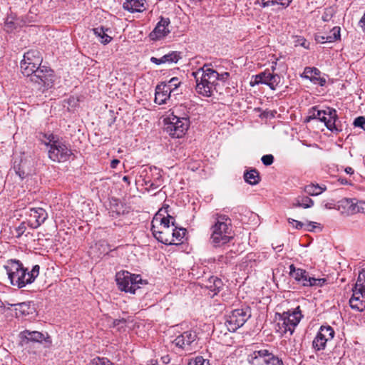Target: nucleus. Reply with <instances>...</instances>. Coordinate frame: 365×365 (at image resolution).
Segmentation results:
<instances>
[{
	"mask_svg": "<svg viewBox=\"0 0 365 365\" xmlns=\"http://www.w3.org/2000/svg\"><path fill=\"white\" fill-rule=\"evenodd\" d=\"M123 180L125 182L128 183V185L130 183L129 176H127V175L123 176Z\"/></svg>",
	"mask_w": 365,
	"mask_h": 365,
	"instance_id": "0e129e2a",
	"label": "nucleus"
},
{
	"mask_svg": "<svg viewBox=\"0 0 365 365\" xmlns=\"http://www.w3.org/2000/svg\"><path fill=\"white\" fill-rule=\"evenodd\" d=\"M365 202L355 198H343L338 202L337 208L341 214L352 215L359 212H364Z\"/></svg>",
	"mask_w": 365,
	"mask_h": 365,
	"instance_id": "f8f14e48",
	"label": "nucleus"
},
{
	"mask_svg": "<svg viewBox=\"0 0 365 365\" xmlns=\"http://www.w3.org/2000/svg\"><path fill=\"white\" fill-rule=\"evenodd\" d=\"M162 211H163V210L161 209L157 213V214H159V215H158V222H156V223L159 224L158 228H165V230H169L170 224L173 226H175V220L169 214H168L167 217H161L162 215L160 212Z\"/></svg>",
	"mask_w": 365,
	"mask_h": 365,
	"instance_id": "f704fd0d",
	"label": "nucleus"
},
{
	"mask_svg": "<svg viewBox=\"0 0 365 365\" xmlns=\"http://www.w3.org/2000/svg\"><path fill=\"white\" fill-rule=\"evenodd\" d=\"M209 365V361H207L202 356H197L193 359L190 360L188 365Z\"/></svg>",
	"mask_w": 365,
	"mask_h": 365,
	"instance_id": "c03bdc74",
	"label": "nucleus"
},
{
	"mask_svg": "<svg viewBox=\"0 0 365 365\" xmlns=\"http://www.w3.org/2000/svg\"><path fill=\"white\" fill-rule=\"evenodd\" d=\"M145 8L144 0H126L123 9L130 12H140Z\"/></svg>",
	"mask_w": 365,
	"mask_h": 365,
	"instance_id": "cd10ccee",
	"label": "nucleus"
},
{
	"mask_svg": "<svg viewBox=\"0 0 365 365\" xmlns=\"http://www.w3.org/2000/svg\"><path fill=\"white\" fill-rule=\"evenodd\" d=\"M311 82L314 84H318L321 86H324L326 84L327 81L324 78L317 76L311 79Z\"/></svg>",
	"mask_w": 365,
	"mask_h": 365,
	"instance_id": "09e8293b",
	"label": "nucleus"
},
{
	"mask_svg": "<svg viewBox=\"0 0 365 365\" xmlns=\"http://www.w3.org/2000/svg\"><path fill=\"white\" fill-rule=\"evenodd\" d=\"M26 230L25 222H23L20 224V225L16 228V232L18 233V237L22 235Z\"/></svg>",
	"mask_w": 365,
	"mask_h": 365,
	"instance_id": "864d4df0",
	"label": "nucleus"
},
{
	"mask_svg": "<svg viewBox=\"0 0 365 365\" xmlns=\"http://www.w3.org/2000/svg\"><path fill=\"white\" fill-rule=\"evenodd\" d=\"M210 230V242L215 247L222 246L233 238L232 220L227 215L216 214L215 223Z\"/></svg>",
	"mask_w": 365,
	"mask_h": 365,
	"instance_id": "20e7f679",
	"label": "nucleus"
},
{
	"mask_svg": "<svg viewBox=\"0 0 365 365\" xmlns=\"http://www.w3.org/2000/svg\"><path fill=\"white\" fill-rule=\"evenodd\" d=\"M334 330L331 326L322 325L312 341L313 348L316 351L324 350L327 343L334 338Z\"/></svg>",
	"mask_w": 365,
	"mask_h": 365,
	"instance_id": "2eb2a0df",
	"label": "nucleus"
},
{
	"mask_svg": "<svg viewBox=\"0 0 365 365\" xmlns=\"http://www.w3.org/2000/svg\"><path fill=\"white\" fill-rule=\"evenodd\" d=\"M26 21L22 18L17 17L16 15H9L4 22V30L7 33H11L12 31L21 28L26 24Z\"/></svg>",
	"mask_w": 365,
	"mask_h": 365,
	"instance_id": "393cba45",
	"label": "nucleus"
},
{
	"mask_svg": "<svg viewBox=\"0 0 365 365\" xmlns=\"http://www.w3.org/2000/svg\"><path fill=\"white\" fill-rule=\"evenodd\" d=\"M43 58L38 50L31 49L24 53L21 62H25L26 64L41 66Z\"/></svg>",
	"mask_w": 365,
	"mask_h": 365,
	"instance_id": "bb28decb",
	"label": "nucleus"
},
{
	"mask_svg": "<svg viewBox=\"0 0 365 365\" xmlns=\"http://www.w3.org/2000/svg\"><path fill=\"white\" fill-rule=\"evenodd\" d=\"M292 0H275L274 4H280L283 6V8H287Z\"/></svg>",
	"mask_w": 365,
	"mask_h": 365,
	"instance_id": "603ef678",
	"label": "nucleus"
},
{
	"mask_svg": "<svg viewBox=\"0 0 365 365\" xmlns=\"http://www.w3.org/2000/svg\"><path fill=\"white\" fill-rule=\"evenodd\" d=\"M316 41L318 43H324L327 42V40H326V36H323V35H318V36H316Z\"/></svg>",
	"mask_w": 365,
	"mask_h": 365,
	"instance_id": "4d7b16f0",
	"label": "nucleus"
},
{
	"mask_svg": "<svg viewBox=\"0 0 365 365\" xmlns=\"http://www.w3.org/2000/svg\"><path fill=\"white\" fill-rule=\"evenodd\" d=\"M22 74L29 81L38 86V89L48 90L54 83V72L45 66H36L20 62Z\"/></svg>",
	"mask_w": 365,
	"mask_h": 365,
	"instance_id": "f03ea898",
	"label": "nucleus"
},
{
	"mask_svg": "<svg viewBox=\"0 0 365 365\" xmlns=\"http://www.w3.org/2000/svg\"><path fill=\"white\" fill-rule=\"evenodd\" d=\"M341 29L339 26H334L331 31L330 34L326 36V40L329 43L334 42L340 39Z\"/></svg>",
	"mask_w": 365,
	"mask_h": 365,
	"instance_id": "4c0bfd02",
	"label": "nucleus"
},
{
	"mask_svg": "<svg viewBox=\"0 0 365 365\" xmlns=\"http://www.w3.org/2000/svg\"><path fill=\"white\" fill-rule=\"evenodd\" d=\"M275 0H257V3L260 4L262 7H267L274 5Z\"/></svg>",
	"mask_w": 365,
	"mask_h": 365,
	"instance_id": "3c124183",
	"label": "nucleus"
},
{
	"mask_svg": "<svg viewBox=\"0 0 365 365\" xmlns=\"http://www.w3.org/2000/svg\"><path fill=\"white\" fill-rule=\"evenodd\" d=\"M320 73L321 71L317 68L306 67L304 68L303 74L302 75V77L309 79L311 81V79H312L313 77L319 76Z\"/></svg>",
	"mask_w": 365,
	"mask_h": 365,
	"instance_id": "e433bc0d",
	"label": "nucleus"
},
{
	"mask_svg": "<svg viewBox=\"0 0 365 365\" xmlns=\"http://www.w3.org/2000/svg\"><path fill=\"white\" fill-rule=\"evenodd\" d=\"M28 215L30 217L28 224L32 229L40 227L48 218L47 212L42 207L31 208Z\"/></svg>",
	"mask_w": 365,
	"mask_h": 365,
	"instance_id": "aec40b11",
	"label": "nucleus"
},
{
	"mask_svg": "<svg viewBox=\"0 0 365 365\" xmlns=\"http://www.w3.org/2000/svg\"><path fill=\"white\" fill-rule=\"evenodd\" d=\"M322 115H327L326 109L319 110L318 106H313L308 111V115L304 119V123H309L312 120H320Z\"/></svg>",
	"mask_w": 365,
	"mask_h": 365,
	"instance_id": "473e14b6",
	"label": "nucleus"
},
{
	"mask_svg": "<svg viewBox=\"0 0 365 365\" xmlns=\"http://www.w3.org/2000/svg\"><path fill=\"white\" fill-rule=\"evenodd\" d=\"M165 130L173 138H182L190 126V120L187 117L180 118L172 115L166 123Z\"/></svg>",
	"mask_w": 365,
	"mask_h": 365,
	"instance_id": "9d476101",
	"label": "nucleus"
},
{
	"mask_svg": "<svg viewBox=\"0 0 365 365\" xmlns=\"http://www.w3.org/2000/svg\"><path fill=\"white\" fill-rule=\"evenodd\" d=\"M197 338V335L195 331L188 330L176 336L173 341V344L178 349L185 351H190L196 347Z\"/></svg>",
	"mask_w": 365,
	"mask_h": 365,
	"instance_id": "ddd939ff",
	"label": "nucleus"
},
{
	"mask_svg": "<svg viewBox=\"0 0 365 365\" xmlns=\"http://www.w3.org/2000/svg\"><path fill=\"white\" fill-rule=\"evenodd\" d=\"M339 181L341 182V184L342 185H348L349 184V181L346 179V178H340L339 179Z\"/></svg>",
	"mask_w": 365,
	"mask_h": 365,
	"instance_id": "e2e57ef3",
	"label": "nucleus"
},
{
	"mask_svg": "<svg viewBox=\"0 0 365 365\" xmlns=\"http://www.w3.org/2000/svg\"><path fill=\"white\" fill-rule=\"evenodd\" d=\"M165 84L170 88L171 92H173L176 88H178L181 82L180 81L178 77H173L168 82H165Z\"/></svg>",
	"mask_w": 365,
	"mask_h": 365,
	"instance_id": "79ce46f5",
	"label": "nucleus"
},
{
	"mask_svg": "<svg viewBox=\"0 0 365 365\" xmlns=\"http://www.w3.org/2000/svg\"><path fill=\"white\" fill-rule=\"evenodd\" d=\"M46 140L44 144L47 146L48 158L53 162L63 163L73 155L71 146L63 138L53 133L43 134Z\"/></svg>",
	"mask_w": 365,
	"mask_h": 365,
	"instance_id": "39448f33",
	"label": "nucleus"
},
{
	"mask_svg": "<svg viewBox=\"0 0 365 365\" xmlns=\"http://www.w3.org/2000/svg\"><path fill=\"white\" fill-rule=\"evenodd\" d=\"M314 205V201L308 196H299L297 197L293 207H303L304 209L310 208Z\"/></svg>",
	"mask_w": 365,
	"mask_h": 365,
	"instance_id": "72a5a7b5",
	"label": "nucleus"
},
{
	"mask_svg": "<svg viewBox=\"0 0 365 365\" xmlns=\"http://www.w3.org/2000/svg\"><path fill=\"white\" fill-rule=\"evenodd\" d=\"M354 288L365 292V270L359 272Z\"/></svg>",
	"mask_w": 365,
	"mask_h": 365,
	"instance_id": "ea45409f",
	"label": "nucleus"
},
{
	"mask_svg": "<svg viewBox=\"0 0 365 365\" xmlns=\"http://www.w3.org/2000/svg\"><path fill=\"white\" fill-rule=\"evenodd\" d=\"M140 178L142 179L143 185L148 191L158 189L163 183L161 170L155 166L143 167Z\"/></svg>",
	"mask_w": 365,
	"mask_h": 365,
	"instance_id": "6e6552de",
	"label": "nucleus"
},
{
	"mask_svg": "<svg viewBox=\"0 0 365 365\" xmlns=\"http://www.w3.org/2000/svg\"><path fill=\"white\" fill-rule=\"evenodd\" d=\"M19 336L24 344H28L30 341L38 343H43L44 341L46 344H51V338L48 334L45 335L44 334L37 331H29L26 329L20 332Z\"/></svg>",
	"mask_w": 365,
	"mask_h": 365,
	"instance_id": "6ab92c4d",
	"label": "nucleus"
},
{
	"mask_svg": "<svg viewBox=\"0 0 365 365\" xmlns=\"http://www.w3.org/2000/svg\"><path fill=\"white\" fill-rule=\"evenodd\" d=\"M288 222L289 224H292L293 225V227L295 229H297V230H302V229H303L304 225V223H303V222H302L300 221L294 220L292 218H288Z\"/></svg>",
	"mask_w": 365,
	"mask_h": 365,
	"instance_id": "de8ad7c7",
	"label": "nucleus"
},
{
	"mask_svg": "<svg viewBox=\"0 0 365 365\" xmlns=\"http://www.w3.org/2000/svg\"><path fill=\"white\" fill-rule=\"evenodd\" d=\"M4 306V303L1 302V300L0 299V307H2Z\"/></svg>",
	"mask_w": 365,
	"mask_h": 365,
	"instance_id": "774afa93",
	"label": "nucleus"
},
{
	"mask_svg": "<svg viewBox=\"0 0 365 365\" xmlns=\"http://www.w3.org/2000/svg\"><path fill=\"white\" fill-rule=\"evenodd\" d=\"M289 276L303 287H322L327 282L325 278H315L311 276L307 270L302 268H297L293 264L289 265Z\"/></svg>",
	"mask_w": 365,
	"mask_h": 365,
	"instance_id": "423d86ee",
	"label": "nucleus"
},
{
	"mask_svg": "<svg viewBox=\"0 0 365 365\" xmlns=\"http://www.w3.org/2000/svg\"><path fill=\"white\" fill-rule=\"evenodd\" d=\"M222 287L223 282L220 278L214 276H212L209 278L207 287L211 292L213 293L212 295H215L220 292Z\"/></svg>",
	"mask_w": 365,
	"mask_h": 365,
	"instance_id": "c85d7f7f",
	"label": "nucleus"
},
{
	"mask_svg": "<svg viewBox=\"0 0 365 365\" xmlns=\"http://www.w3.org/2000/svg\"><path fill=\"white\" fill-rule=\"evenodd\" d=\"M261 160L264 165L268 166L273 163L274 156L271 154L264 155L262 157Z\"/></svg>",
	"mask_w": 365,
	"mask_h": 365,
	"instance_id": "49530a36",
	"label": "nucleus"
},
{
	"mask_svg": "<svg viewBox=\"0 0 365 365\" xmlns=\"http://www.w3.org/2000/svg\"><path fill=\"white\" fill-rule=\"evenodd\" d=\"M353 294L349 299V305L352 309L363 312L365 309V292L360 289H353Z\"/></svg>",
	"mask_w": 365,
	"mask_h": 365,
	"instance_id": "5701e85b",
	"label": "nucleus"
},
{
	"mask_svg": "<svg viewBox=\"0 0 365 365\" xmlns=\"http://www.w3.org/2000/svg\"><path fill=\"white\" fill-rule=\"evenodd\" d=\"M327 115H322L320 121L323 122L327 128L332 133H338L342 130L341 125L339 121V118L336 109L327 107L326 109Z\"/></svg>",
	"mask_w": 365,
	"mask_h": 365,
	"instance_id": "dca6fc26",
	"label": "nucleus"
},
{
	"mask_svg": "<svg viewBox=\"0 0 365 365\" xmlns=\"http://www.w3.org/2000/svg\"><path fill=\"white\" fill-rule=\"evenodd\" d=\"M224 258H225V257H224L223 256H220V257H219L218 260H219L220 262H222V261H223V259H224Z\"/></svg>",
	"mask_w": 365,
	"mask_h": 365,
	"instance_id": "69168bd1",
	"label": "nucleus"
},
{
	"mask_svg": "<svg viewBox=\"0 0 365 365\" xmlns=\"http://www.w3.org/2000/svg\"><path fill=\"white\" fill-rule=\"evenodd\" d=\"M279 321L282 322V328L284 329V332L289 331L292 334L294 328L298 325L300 320L303 317L300 307L298 306L292 310L284 312L282 314H279Z\"/></svg>",
	"mask_w": 365,
	"mask_h": 365,
	"instance_id": "9b49d317",
	"label": "nucleus"
},
{
	"mask_svg": "<svg viewBox=\"0 0 365 365\" xmlns=\"http://www.w3.org/2000/svg\"><path fill=\"white\" fill-rule=\"evenodd\" d=\"M115 278L119 289L131 294H135L140 288L139 284L143 282L140 275L131 274L128 271L118 272Z\"/></svg>",
	"mask_w": 365,
	"mask_h": 365,
	"instance_id": "0eeeda50",
	"label": "nucleus"
},
{
	"mask_svg": "<svg viewBox=\"0 0 365 365\" xmlns=\"http://www.w3.org/2000/svg\"><path fill=\"white\" fill-rule=\"evenodd\" d=\"M280 82V76L278 74L271 73L269 71L266 70L255 76V81L251 82V85L255 84H265L268 86L272 90H275L277 86Z\"/></svg>",
	"mask_w": 365,
	"mask_h": 365,
	"instance_id": "a211bd4d",
	"label": "nucleus"
},
{
	"mask_svg": "<svg viewBox=\"0 0 365 365\" xmlns=\"http://www.w3.org/2000/svg\"><path fill=\"white\" fill-rule=\"evenodd\" d=\"M120 163V160L118 159H113L110 163V167L112 168H115L117 165Z\"/></svg>",
	"mask_w": 365,
	"mask_h": 365,
	"instance_id": "052dcab7",
	"label": "nucleus"
},
{
	"mask_svg": "<svg viewBox=\"0 0 365 365\" xmlns=\"http://www.w3.org/2000/svg\"><path fill=\"white\" fill-rule=\"evenodd\" d=\"M353 124L355 127L361 128L362 130H365V117L359 116L356 118Z\"/></svg>",
	"mask_w": 365,
	"mask_h": 365,
	"instance_id": "a18cd8bd",
	"label": "nucleus"
},
{
	"mask_svg": "<svg viewBox=\"0 0 365 365\" xmlns=\"http://www.w3.org/2000/svg\"><path fill=\"white\" fill-rule=\"evenodd\" d=\"M180 58V52L171 51L159 58L152 56L150 58V61L156 65H160L163 63H176Z\"/></svg>",
	"mask_w": 365,
	"mask_h": 365,
	"instance_id": "a878e982",
	"label": "nucleus"
},
{
	"mask_svg": "<svg viewBox=\"0 0 365 365\" xmlns=\"http://www.w3.org/2000/svg\"><path fill=\"white\" fill-rule=\"evenodd\" d=\"M170 21L168 18L161 17L160 21L157 24L153 31L150 33V36L152 39H160L170 33L168 26Z\"/></svg>",
	"mask_w": 365,
	"mask_h": 365,
	"instance_id": "4be33fe9",
	"label": "nucleus"
},
{
	"mask_svg": "<svg viewBox=\"0 0 365 365\" xmlns=\"http://www.w3.org/2000/svg\"><path fill=\"white\" fill-rule=\"evenodd\" d=\"M109 214L113 218H117L121 215H125L130 212V207L120 200L112 197L109 201Z\"/></svg>",
	"mask_w": 365,
	"mask_h": 365,
	"instance_id": "412c9836",
	"label": "nucleus"
},
{
	"mask_svg": "<svg viewBox=\"0 0 365 365\" xmlns=\"http://www.w3.org/2000/svg\"><path fill=\"white\" fill-rule=\"evenodd\" d=\"M250 317L251 309L248 306L232 310L225 322L227 329L231 332L235 331L242 327Z\"/></svg>",
	"mask_w": 365,
	"mask_h": 365,
	"instance_id": "1a4fd4ad",
	"label": "nucleus"
},
{
	"mask_svg": "<svg viewBox=\"0 0 365 365\" xmlns=\"http://www.w3.org/2000/svg\"><path fill=\"white\" fill-rule=\"evenodd\" d=\"M317 223L314 222H307V223H304L303 229L308 232H313L317 227Z\"/></svg>",
	"mask_w": 365,
	"mask_h": 365,
	"instance_id": "8fccbe9b",
	"label": "nucleus"
},
{
	"mask_svg": "<svg viewBox=\"0 0 365 365\" xmlns=\"http://www.w3.org/2000/svg\"><path fill=\"white\" fill-rule=\"evenodd\" d=\"M10 283L18 288H23L33 283L39 274L40 267L36 264L31 271L25 268L20 260L9 259L4 265Z\"/></svg>",
	"mask_w": 365,
	"mask_h": 365,
	"instance_id": "f257e3e1",
	"label": "nucleus"
},
{
	"mask_svg": "<svg viewBox=\"0 0 365 365\" xmlns=\"http://www.w3.org/2000/svg\"><path fill=\"white\" fill-rule=\"evenodd\" d=\"M120 322V321L115 320V321H114V325H117V324H118V322Z\"/></svg>",
	"mask_w": 365,
	"mask_h": 365,
	"instance_id": "338daca9",
	"label": "nucleus"
},
{
	"mask_svg": "<svg viewBox=\"0 0 365 365\" xmlns=\"http://www.w3.org/2000/svg\"><path fill=\"white\" fill-rule=\"evenodd\" d=\"M259 358L263 359L265 365H284L282 359L269 352L267 349L253 351L248 356V361L254 365L258 363Z\"/></svg>",
	"mask_w": 365,
	"mask_h": 365,
	"instance_id": "4468645a",
	"label": "nucleus"
},
{
	"mask_svg": "<svg viewBox=\"0 0 365 365\" xmlns=\"http://www.w3.org/2000/svg\"><path fill=\"white\" fill-rule=\"evenodd\" d=\"M14 306L16 307V315L18 317L27 316L32 313L30 302L19 303Z\"/></svg>",
	"mask_w": 365,
	"mask_h": 365,
	"instance_id": "2f4dec72",
	"label": "nucleus"
},
{
	"mask_svg": "<svg viewBox=\"0 0 365 365\" xmlns=\"http://www.w3.org/2000/svg\"><path fill=\"white\" fill-rule=\"evenodd\" d=\"M196 81V91L205 97L213 95L214 91L217 92V86L218 73L210 68V65L205 64L197 71L192 72Z\"/></svg>",
	"mask_w": 365,
	"mask_h": 365,
	"instance_id": "7ed1b4c3",
	"label": "nucleus"
},
{
	"mask_svg": "<svg viewBox=\"0 0 365 365\" xmlns=\"http://www.w3.org/2000/svg\"><path fill=\"white\" fill-rule=\"evenodd\" d=\"M229 76H230V73L227 72H225L221 74L218 73L217 81H225L228 78Z\"/></svg>",
	"mask_w": 365,
	"mask_h": 365,
	"instance_id": "6e6d98bb",
	"label": "nucleus"
},
{
	"mask_svg": "<svg viewBox=\"0 0 365 365\" xmlns=\"http://www.w3.org/2000/svg\"><path fill=\"white\" fill-rule=\"evenodd\" d=\"M89 365H113V363L106 357L96 356L91 361Z\"/></svg>",
	"mask_w": 365,
	"mask_h": 365,
	"instance_id": "a19ab883",
	"label": "nucleus"
},
{
	"mask_svg": "<svg viewBox=\"0 0 365 365\" xmlns=\"http://www.w3.org/2000/svg\"><path fill=\"white\" fill-rule=\"evenodd\" d=\"M334 14V9L331 7H328L324 9V11L322 14V19L327 22L331 19Z\"/></svg>",
	"mask_w": 365,
	"mask_h": 365,
	"instance_id": "37998d69",
	"label": "nucleus"
},
{
	"mask_svg": "<svg viewBox=\"0 0 365 365\" xmlns=\"http://www.w3.org/2000/svg\"><path fill=\"white\" fill-rule=\"evenodd\" d=\"M161 360L163 364H167L170 361V357L169 355H165L161 357Z\"/></svg>",
	"mask_w": 365,
	"mask_h": 365,
	"instance_id": "bf43d9fd",
	"label": "nucleus"
},
{
	"mask_svg": "<svg viewBox=\"0 0 365 365\" xmlns=\"http://www.w3.org/2000/svg\"><path fill=\"white\" fill-rule=\"evenodd\" d=\"M326 187H323L320 186L318 184H309L304 187V191L310 196H317L320 194H322L324 190Z\"/></svg>",
	"mask_w": 365,
	"mask_h": 365,
	"instance_id": "c9c22d12",
	"label": "nucleus"
},
{
	"mask_svg": "<svg viewBox=\"0 0 365 365\" xmlns=\"http://www.w3.org/2000/svg\"><path fill=\"white\" fill-rule=\"evenodd\" d=\"M108 30L109 29L104 28L103 26H98L93 29L94 34L100 38L101 42L104 45L108 44L112 40V37L106 34Z\"/></svg>",
	"mask_w": 365,
	"mask_h": 365,
	"instance_id": "7c9ffc66",
	"label": "nucleus"
},
{
	"mask_svg": "<svg viewBox=\"0 0 365 365\" xmlns=\"http://www.w3.org/2000/svg\"><path fill=\"white\" fill-rule=\"evenodd\" d=\"M359 25L362 29V30L365 32V11H364L363 16L361 17V19H360V21L359 22Z\"/></svg>",
	"mask_w": 365,
	"mask_h": 365,
	"instance_id": "13d9d810",
	"label": "nucleus"
},
{
	"mask_svg": "<svg viewBox=\"0 0 365 365\" xmlns=\"http://www.w3.org/2000/svg\"><path fill=\"white\" fill-rule=\"evenodd\" d=\"M186 232V230L184 228H179L178 229L177 227H175V229H172V235H171V240L180 242L182 239L184 237Z\"/></svg>",
	"mask_w": 365,
	"mask_h": 365,
	"instance_id": "58836bf2",
	"label": "nucleus"
},
{
	"mask_svg": "<svg viewBox=\"0 0 365 365\" xmlns=\"http://www.w3.org/2000/svg\"><path fill=\"white\" fill-rule=\"evenodd\" d=\"M171 93L170 88L165 84V82H161L155 88V102L159 105L166 103L167 100L170 97Z\"/></svg>",
	"mask_w": 365,
	"mask_h": 365,
	"instance_id": "b1692460",
	"label": "nucleus"
},
{
	"mask_svg": "<svg viewBox=\"0 0 365 365\" xmlns=\"http://www.w3.org/2000/svg\"><path fill=\"white\" fill-rule=\"evenodd\" d=\"M14 169H15L16 174L19 175V177L20 178L21 180H23L26 178V173L24 170H22L20 168H18L16 169V167H14Z\"/></svg>",
	"mask_w": 365,
	"mask_h": 365,
	"instance_id": "5fc2aeb1",
	"label": "nucleus"
},
{
	"mask_svg": "<svg viewBox=\"0 0 365 365\" xmlns=\"http://www.w3.org/2000/svg\"><path fill=\"white\" fill-rule=\"evenodd\" d=\"M158 215L159 214L155 215L151 225V231L154 237L158 242L166 245H177V243L173 242V240H171L172 230L158 228V226L156 225V222H158Z\"/></svg>",
	"mask_w": 365,
	"mask_h": 365,
	"instance_id": "f3484780",
	"label": "nucleus"
},
{
	"mask_svg": "<svg viewBox=\"0 0 365 365\" xmlns=\"http://www.w3.org/2000/svg\"><path fill=\"white\" fill-rule=\"evenodd\" d=\"M345 172H346V173H347V174L352 175V174L354 173V169H353L352 168H351V167H346V168H345Z\"/></svg>",
	"mask_w": 365,
	"mask_h": 365,
	"instance_id": "680f3d73",
	"label": "nucleus"
},
{
	"mask_svg": "<svg viewBox=\"0 0 365 365\" xmlns=\"http://www.w3.org/2000/svg\"><path fill=\"white\" fill-rule=\"evenodd\" d=\"M244 179L246 182L252 185L258 184L260 181L259 172L256 169H250L244 173Z\"/></svg>",
	"mask_w": 365,
	"mask_h": 365,
	"instance_id": "c756f323",
	"label": "nucleus"
}]
</instances>
